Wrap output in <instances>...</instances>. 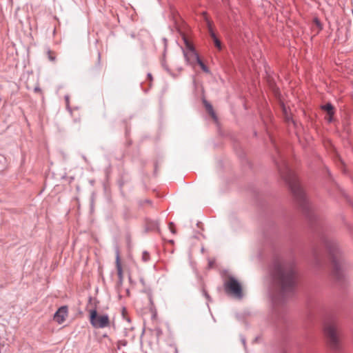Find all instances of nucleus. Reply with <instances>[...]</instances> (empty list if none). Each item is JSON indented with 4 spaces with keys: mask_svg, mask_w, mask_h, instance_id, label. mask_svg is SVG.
Masks as SVG:
<instances>
[{
    "mask_svg": "<svg viewBox=\"0 0 353 353\" xmlns=\"http://www.w3.org/2000/svg\"><path fill=\"white\" fill-rule=\"evenodd\" d=\"M330 254L332 261V274L336 279L339 280L343 276L345 270L341 251L338 248H330Z\"/></svg>",
    "mask_w": 353,
    "mask_h": 353,
    "instance_id": "obj_3",
    "label": "nucleus"
},
{
    "mask_svg": "<svg viewBox=\"0 0 353 353\" xmlns=\"http://www.w3.org/2000/svg\"><path fill=\"white\" fill-rule=\"evenodd\" d=\"M47 54H48V57L50 61H55L56 54L54 52H52L51 50H48Z\"/></svg>",
    "mask_w": 353,
    "mask_h": 353,
    "instance_id": "obj_12",
    "label": "nucleus"
},
{
    "mask_svg": "<svg viewBox=\"0 0 353 353\" xmlns=\"http://www.w3.org/2000/svg\"><path fill=\"white\" fill-rule=\"evenodd\" d=\"M207 109L210 112V113L214 117V112L212 111V107L210 105H207Z\"/></svg>",
    "mask_w": 353,
    "mask_h": 353,
    "instance_id": "obj_18",
    "label": "nucleus"
},
{
    "mask_svg": "<svg viewBox=\"0 0 353 353\" xmlns=\"http://www.w3.org/2000/svg\"><path fill=\"white\" fill-rule=\"evenodd\" d=\"M185 50H183L184 57L186 61L190 64H194L199 59L193 46L185 39Z\"/></svg>",
    "mask_w": 353,
    "mask_h": 353,
    "instance_id": "obj_7",
    "label": "nucleus"
},
{
    "mask_svg": "<svg viewBox=\"0 0 353 353\" xmlns=\"http://www.w3.org/2000/svg\"><path fill=\"white\" fill-rule=\"evenodd\" d=\"M324 331L330 347L334 350L339 348V325L335 321L327 322L325 325Z\"/></svg>",
    "mask_w": 353,
    "mask_h": 353,
    "instance_id": "obj_4",
    "label": "nucleus"
},
{
    "mask_svg": "<svg viewBox=\"0 0 353 353\" xmlns=\"http://www.w3.org/2000/svg\"><path fill=\"white\" fill-rule=\"evenodd\" d=\"M282 178L289 185V187L300 205L304 208L306 203V197L301 187L299 185L294 172L288 167L284 171H280Z\"/></svg>",
    "mask_w": 353,
    "mask_h": 353,
    "instance_id": "obj_2",
    "label": "nucleus"
},
{
    "mask_svg": "<svg viewBox=\"0 0 353 353\" xmlns=\"http://www.w3.org/2000/svg\"><path fill=\"white\" fill-rule=\"evenodd\" d=\"M34 91H35L36 92H39L41 91V89H40L39 87H36V88H34Z\"/></svg>",
    "mask_w": 353,
    "mask_h": 353,
    "instance_id": "obj_19",
    "label": "nucleus"
},
{
    "mask_svg": "<svg viewBox=\"0 0 353 353\" xmlns=\"http://www.w3.org/2000/svg\"><path fill=\"white\" fill-rule=\"evenodd\" d=\"M115 254H116V268H117V274H118L120 282H121L123 280V270H122V267H121V260H120V252H119V250L118 248H116Z\"/></svg>",
    "mask_w": 353,
    "mask_h": 353,
    "instance_id": "obj_9",
    "label": "nucleus"
},
{
    "mask_svg": "<svg viewBox=\"0 0 353 353\" xmlns=\"http://www.w3.org/2000/svg\"><path fill=\"white\" fill-rule=\"evenodd\" d=\"M273 277L283 294L292 292L296 283L295 265L291 262L278 263L275 266Z\"/></svg>",
    "mask_w": 353,
    "mask_h": 353,
    "instance_id": "obj_1",
    "label": "nucleus"
},
{
    "mask_svg": "<svg viewBox=\"0 0 353 353\" xmlns=\"http://www.w3.org/2000/svg\"><path fill=\"white\" fill-rule=\"evenodd\" d=\"M149 254L146 252H144L142 254V259L144 261H148L149 260Z\"/></svg>",
    "mask_w": 353,
    "mask_h": 353,
    "instance_id": "obj_16",
    "label": "nucleus"
},
{
    "mask_svg": "<svg viewBox=\"0 0 353 353\" xmlns=\"http://www.w3.org/2000/svg\"><path fill=\"white\" fill-rule=\"evenodd\" d=\"M127 345V342L125 340L119 341L117 343V347L120 349L121 346H125Z\"/></svg>",
    "mask_w": 353,
    "mask_h": 353,
    "instance_id": "obj_14",
    "label": "nucleus"
},
{
    "mask_svg": "<svg viewBox=\"0 0 353 353\" xmlns=\"http://www.w3.org/2000/svg\"><path fill=\"white\" fill-rule=\"evenodd\" d=\"M225 291L232 294L236 298H241L242 288L241 284L234 278L230 276L227 279L224 284Z\"/></svg>",
    "mask_w": 353,
    "mask_h": 353,
    "instance_id": "obj_6",
    "label": "nucleus"
},
{
    "mask_svg": "<svg viewBox=\"0 0 353 353\" xmlns=\"http://www.w3.org/2000/svg\"><path fill=\"white\" fill-rule=\"evenodd\" d=\"M169 228L170 230V231L173 233V234H176V230H175V228H174V225L173 223H169Z\"/></svg>",
    "mask_w": 353,
    "mask_h": 353,
    "instance_id": "obj_17",
    "label": "nucleus"
},
{
    "mask_svg": "<svg viewBox=\"0 0 353 353\" xmlns=\"http://www.w3.org/2000/svg\"><path fill=\"white\" fill-rule=\"evenodd\" d=\"M322 109L327 112V116L325 119L331 122L332 121V117L334 115V107L330 103H327L322 106Z\"/></svg>",
    "mask_w": 353,
    "mask_h": 353,
    "instance_id": "obj_10",
    "label": "nucleus"
},
{
    "mask_svg": "<svg viewBox=\"0 0 353 353\" xmlns=\"http://www.w3.org/2000/svg\"><path fill=\"white\" fill-rule=\"evenodd\" d=\"M283 113L285 114V119L287 121H290V116L288 115V112H287V110H286V108L283 105Z\"/></svg>",
    "mask_w": 353,
    "mask_h": 353,
    "instance_id": "obj_15",
    "label": "nucleus"
},
{
    "mask_svg": "<svg viewBox=\"0 0 353 353\" xmlns=\"http://www.w3.org/2000/svg\"><path fill=\"white\" fill-rule=\"evenodd\" d=\"M208 30H209V33L210 34V37L212 38L213 41H214V45L215 46L219 49V50H221V41L217 39V37H216L212 28V26H211V24L209 21H208Z\"/></svg>",
    "mask_w": 353,
    "mask_h": 353,
    "instance_id": "obj_11",
    "label": "nucleus"
},
{
    "mask_svg": "<svg viewBox=\"0 0 353 353\" xmlns=\"http://www.w3.org/2000/svg\"><path fill=\"white\" fill-rule=\"evenodd\" d=\"M90 321L91 325L96 328H103L110 325V321L107 314L99 315L94 310L90 312Z\"/></svg>",
    "mask_w": 353,
    "mask_h": 353,
    "instance_id": "obj_5",
    "label": "nucleus"
},
{
    "mask_svg": "<svg viewBox=\"0 0 353 353\" xmlns=\"http://www.w3.org/2000/svg\"><path fill=\"white\" fill-rule=\"evenodd\" d=\"M68 307L62 306L56 312L54 315V320L59 324L63 323L68 317Z\"/></svg>",
    "mask_w": 353,
    "mask_h": 353,
    "instance_id": "obj_8",
    "label": "nucleus"
},
{
    "mask_svg": "<svg viewBox=\"0 0 353 353\" xmlns=\"http://www.w3.org/2000/svg\"><path fill=\"white\" fill-rule=\"evenodd\" d=\"M148 78L150 79H152V76H151L150 74H148Z\"/></svg>",
    "mask_w": 353,
    "mask_h": 353,
    "instance_id": "obj_20",
    "label": "nucleus"
},
{
    "mask_svg": "<svg viewBox=\"0 0 353 353\" xmlns=\"http://www.w3.org/2000/svg\"><path fill=\"white\" fill-rule=\"evenodd\" d=\"M198 64L201 66V69L205 72H208V68L205 66V65L201 61V60L199 59L197 61Z\"/></svg>",
    "mask_w": 353,
    "mask_h": 353,
    "instance_id": "obj_13",
    "label": "nucleus"
}]
</instances>
